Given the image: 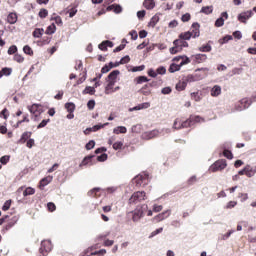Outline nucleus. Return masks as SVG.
<instances>
[{"label":"nucleus","mask_w":256,"mask_h":256,"mask_svg":"<svg viewBox=\"0 0 256 256\" xmlns=\"http://www.w3.org/2000/svg\"><path fill=\"white\" fill-rule=\"evenodd\" d=\"M201 121H203V118H201V116H190V118L184 122L176 119L173 123V129H187V127H193L195 123H201Z\"/></svg>","instance_id":"f257e3e1"},{"label":"nucleus","mask_w":256,"mask_h":256,"mask_svg":"<svg viewBox=\"0 0 256 256\" xmlns=\"http://www.w3.org/2000/svg\"><path fill=\"white\" fill-rule=\"evenodd\" d=\"M145 199H147L145 191H137L132 194L128 203L129 205H137V203H141V201H145Z\"/></svg>","instance_id":"f03ea898"},{"label":"nucleus","mask_w":256,"mask_h":256,"mask_svg":"<svg viewBox=\"0 0 256 256\" xmlns=\"http://www.w3.org/2000/svg\"><path fill=\"white\" fill-rule=\"evenodd\" d=\"M147 209H149V206H147V204H143L141 206H138L133 213V217L132 220L134 221V223H137V221H139L143 215H145V212H147Z\"/></svg>","instance_id":"7ed1b4c3"},{"label":"nucleus","mask_w":256,"mask_h":256,"mask_svg":"<svg viewBox=\"0 0 256 256\" xmlns=\"http://www.w3.org/2000/svg\"><path fill=\"white\" fill-rule=\"evenodd\" d=\"M133 183L136 184V187H145L149 183V174H139L133 179Z\"/></svg>","instance_id":"20e7f679"},{"label":"nucleus","mask_w":256,"mask_h":256,"mask_svg":"<svg viewBox=\"0 0 256 256\" xmlns=\"http://www.w3.org/2000/svg\"><path fill=\"white\" fill-rule=\"evenodd\" d=\"M225 167H227V160L220 159L210 166V171H212V173H217V171H223Z\"/></svg>","instance_id":"39448f33"},{"label":"nucleus","mask_w":256,"mask_h":256,"mask_svg":"<svg viewBox=\"0 0 256 256\" xmlns=\"http://www.w3.org/2000/svg\"><path fill=\"white\" fill-rule=\"evenodd\" d=\"M53 249V244H51V240H44L41 242V247L39 249L40 254L46 256L49 251Z\"/></svg>","instance_id":"423d86ee"},{"label":"nucleus","mask_w":256,"mask_h":256,"mask_svg":"<svg viewBox=\"0 0 256 256\" xmlns=\"http://www.w3.org/2000/svg\"><path fill=\"white\" fill-rule=\"evenodd\" d=\"M253 17V10H248L241 12L238 14L237 19L240 21V23H244V25H247V21Z\"/></svg>","instance_id":"0eeeda50"},{"label":"nucleus","mask_w":256,"mask_h":256,"mask_svg":"<svg viewBox=\"0 0 256 256\" xmlns=\"http://www.w3.org/2000/svg\"><path fill=\"white\" fill-rule=\"evenodd\" d=\"M207 77V74H189L186 76V83H195V81H201V79H205Z\"/></svg>","instance_id":"6e6552de"},{"label":"nucleus","mask_w":256,"mask_h":256,"mask_svg":"<svg viewBox=\"0 0 256 256\" xmlns=\"http://www.w3.org/2000/svg\"><path fill=\"white\" fill-rule=\"evenodd\" d=\"M225 19H229V14L227 12H222L220 17L215 21V27H223V25H225Z\"/></svg>","instance_id":"1a4fd4ad"},{"label":"nucleus","mask_w":256,"mask_h":256,"mask_svg":"<svg viewBox=\"0 0 256 256\" xmlns=\"http://www.w3.org/2000/svg\"><path fill=\"white\" fill-rule=\"evenodd\" d=\"M201 28V25L198 22H194L191 26V31L190 33L192 34V38L193 39H197V37H199V35H201L199 29Z\"/></svg>","instance_id":"9d476101"},{"label":"nucleus","mask_w":256,"mask_h":256,"mask_svg":"<svg viewBox=\"0 0 256 256\" xmlns=\"http://www.w3.org/2000/svg\"><path fill=\"white\" fill-rule=\"evenodd\" d=\"M173 45H176L180 51H183V49L189 47V43L181 38L174 40Z\"/></svg>","instance_id":"9b49d317"},{"label":"nucleus","mask_w":256,"mask_h":256,"mask_svg":"<svg viewBox=\"0 0 256 256\" xmlns=\"http://www.w3.org/2000/svg\"><path fill=\"white\" fill-rule=\"evenodd\" d=\"M31 135H33V132L26 131L22 133L20 139L18 140V143L20 145L27 143V141L31 139Z\"/></svg>","instance_id":"f8f14e48"},{"label":"nucleus","mask_w":256,"mask_h":256,"mask_svg":"<svg viewBox=\"0 0 256 256\" xmlns=\"http://www.w3.org/2000/svg\"><path fill=\"white\" fill-rule=\"evenodd\" d=\"M106 11H114L116 15H119V13L123 12V7L119 4H112L106 8Z\"/></svg>","instance_id":"ddd939ff"},{"label":"nucleus","mask_w":256,"mask_h":256,"mask_svg":"<svg viewBox=\"0 0 256 256\" xmlns=\"http://www.w3.org/2000/svg\"><path fill=\"white\" fill-rule=\"evenodd\" d=\"M149 107H151V103L144 102L134 106L133 108H130L129 111H141L142 109H149Z\"/></svg>","instance_id":"4468645a"},{"label":"nucleus","mask_w":256,"mask_h":256,"mask_svg":"<svg viewBox=\"0 0 256 256\" xmlns=\"http://www.w3.org/2000/svg\"><path fill=\"white\" fill-rule=\"evenodd\" d=\"M171 215V209H168L160 214H158L155 219L156 221H164V219H167Z\"/></svg>","instance_id":"2eb2a0df"},{"label":"nucleus","mask_w":256,"mask_h":256,"mask_svg":"<svg viewBox=\"0 0 256 256\" xmlns=\"http://www.w3.org/2000/svg\"><path fill=\"white\" fill-rule=\"evenodd\" d=\"M17 19H18L17 13L11 12L7 16V23H9L10 25H15V23H17Z\"/></svg>","instance_id":"dca6fc26"},{"label":"nucleus","mask_w":256,"mask_h":256,"mask_svg":"<svg viewBox=\"0 0 256 256\" xmlns=\"http://www.w3.org/2000/svg\"><path fill=\"white\" fill-rule=\"evenodd\" d=\"M17 221H19V216H13L8 224L4 227L5 231H9V229L15 226L17 224Z\"/></svg>","instance_id":"f3484780"},{"label":"nucleus","mask_w":256,"mask_h":256,"mask_svg":"<svg viewBox=\"0 0 256 256\" xmlns=\"http://www.w3.org/2000/svg\"><path fill=\"white\" fill-rule=\"evenodd\" d=\"M121 75V71L119 70H113L109 73V75L106 78V81H117V76Z\"/></svg>","instance_id":"a211bd4d"},{"label":"nucleus","mask_w":256,"mask_h":256,"mask_svg":"<svg viewBox=\"0 0 256 256\" xmlns=\"http://www.w3.org/2000/svg\"><path fill=\"white\" fill-rule=\"evenodd\" d=\"M210 95L211 97H219V95H221V86H213V88L210 90Z\"/></svg>","instance_id":"6ab92c4d"},{"label":"nucleus","mask_w":256,"mask_h":256,"mask_svg":"<svg viewBox=\"0 0 256 256\" xmlns=\"http://www.w3.org/2000/svg\"><path fill=\"white\" fill-rule=\"evenodd\" d=\"M143 7L147 9L148 11H151V9H155V0H144Z\"/></svg>","instance_id":"aec40b11"},{"label":"nucleus","mask_w":256,"mask_h":256,"mask_svg":"<svg viewBox=\"0 0 256 256\" xmlns=\"http://www.w3.org/2000/svg\"><path fill=\"white\" fill-rule=\"evenodd\" d=\"M93 158H95V155H88L86 156L81 164H80V167L83 166V165H93Z\"/></svg>","instance_id":"412c9836"},{"label":"nucleus","mask_w":256,"mask_h":256,"mask_svg":"<svg viewBox=\"0 0 256 256\" xmlns=\"http://www.w3.org/2000/svg\"><path fill=\"white\" fill-rule=\"evenodd\" d=\"M53 181V176H47L40 180V189H43L44 187H47L48 183H51Z\"/></svg>","instance_id":"4be33fe9"},{"label":"nucleus","mask_w":256,"mask_h":256,"mask_svg":"<svg viewBox=\"0 0 256 256\" xmlns=\"http://www.w3.org/2000/svg\"><path fill=\"white\" fill-rule=\"evenodd\" d=\"M144 137H146V139H155V137H159V130H152L150 132H146L144 134Z\"/></svg>","instance_id":"5701e85b"},{"label":"nucleus","mask_w":256,"mask_h":256,"mask_svg":"<svg viewBox=\"0 0 256 256\" xmlns=\"http://www.w3.org/2000/svg\"><path fill=\"white\" fill-rule=\"evenodd\" d=\"M209 43H213L212 41H209L207 44L201 46L198 48V50L201 52V53H211V50L213 49Z\"/></svg>","instance_id":"b1692460"},{"label":"nucleus","mask_w":256,"mask_h":256,"mask_svg":"<svg viewBox=\"0 0 256 256\" xmlns=\"http://www.w3.org/2000/svg\"><path fill=\"white\" fill-rule=\"evenodd\" d=\"M178 37L179 39H182L184 41H189L191 37H193V34L191 33V31H187L180 33Z\"/></svg>","instance_id":"393cba45"},{"label":"nucleus","mask_w":256,"mask_h":256,"mask_svg":"<svg viewBox=\"0 0 256 256\" xmlns=\"http://www.w3.org/2000/svg\"><path fill=\"white\" fill-rule=\"evenodd\" d=\"M107 81V85L105 87V94L109 95V91H111V89H113V87H115V83H117V81L115 80H106Z\"/></svg>","instance_id":"a878e982"},{"label":"nucleus","mask_w":256,"mask_h":256,"mask_svg":"<svg viewBox=\"0 0 256 256\" xmlns=\"http://www.w3.org/2000/svg\"><path fill=\"white\" fill-rule=\"evenodd\" d=\"M229 41H233V36L225 35L224 37L218 40V43L219 45H226V43H229Z\"/></svg>","instance_id":"bb28decb"},{"label":"nucleus","mask_w":256,"mask_h":256,"mask_svg":"<svg viewBox=\"0 0 256 256\" xmlns=\"http://www.w3.org/2000/svg\"><path fill=\"white\" fill-rule=\"evenodd\" d=\"M196 63H203V61H207V55L206 54H196L194 56Z\"/></svg>","instance_id":"cd10ccee"},{"label":"nucleus","mask_w":256,"mask_h":256,"mask_svg":"<svg viewBox=\"0 0 256 256\" xmlns=\"http://www.w3.org/2000/svg\"><path fill=\"white\" fill-rule=\"evenodd\" d=\"M45 32V30L43 28H36L32 35L33 37H35L36 39H41V37L43 36V33Z\"/></svg>","instance_id":"c85d7f7f"},{"label":"nucleus","mask_w":256,"mask_h":256,"mask_svg":"<svg viewBox=\"0 0 256 256\" xmlns=\"http://www.w3.org/2000/svg\"><path fill=\"white\" fill-rule=\"evenodd\" d=\"M168 71L169 73H177V71H181V66L179 64L172 63L170 64Z\"/></svg>","instance_id":"c756f323"},{"label":"nucleus","mask_w":256,"mask_h":256,"mask_svg":"<svg viewBox=\"0 0 256 256\" xmlns=\"http://www.w3.org/2000/svg\"><path fill=\"white\" fill-rule=\"evenodd\" d=\"M55 31H57V26H55V23H52L46 28V35H53L55 34Z\"/></svg>","instance_id":"7c9ffc66"},{"label":"nucleus","mask_w":256,"mask_h":256,"mask_svg":"<svg viewBox=\"0 0 256 256\" xmlns=\"http://www.w3.org/2000/svg\"><path fill=\"white\" fill-rule=\"evenodd\" d=\"M138 93H141L142 95H145L146 97L149 96L151 93V89H149V84L144 85Z\"/></svg>","instance_id":"2f4dec72"},{"label":"nucleus","mask_w":256,"mask_h":256,"mask_svg":"<svg viewBox=\"0 0 256 256\" xmlns=\"http://www.w3.org/2000/svg\"><path fill=\"white\" fill-rule=\"evenodd\" d=\"M200 13H204V15H211V13H213V6L202 7Z\"/></svg>","instance_id":"473e14b6"},{"label":"nucleus","mask_w":256,"mask_h":256,"mask_svg":"<svg viewBox=\"0 0 256 256\" xmlns=\"http://www.w3.org/2000/svg\"><path fill=\"white\" fill-rule=\"evenodd\" d=\"M95 92H96L95 87L87 86L82 91V95H93Z\"/></svg>","instance_id":"72a5a7b5"},{"label":"nucleus","mask_w":256,"mask_h":256,"mask_svg":"<svg viewBox=\"0 0 256 256\" xmlns=\"http://www.w3.org/2000/svg\"><path fill=\"white\" fill-rule=\"evenodd\" d=\"M157 23H159V16L156 14L151 18L150 22L148 23V27L155 28Z\"/></svg>","instance_id":"f704fd0d"},{"label":"nucleus","mask_w":256,"mask_h":256,"mask_svg":"<svg viewBox=\"0 0 256 256\" xmlns=\"http://www.w3.org/2000/svg\"><path fill=\"white\" fill-rule=\"evenodd\" d=\"M65 109L68 111V113H75V103L67 102L65 104Z\"/></svg>","instance_id":"c9c22d12"},{"label":"nucleus","mask_w":256,"mask_h":256,"mask_svg":"<svg viewBox=\"0 0 256 256\" xmlns=\"http://www.w3.org/2000/svg\"><path fill=\"white\" fill-rule=\"evenodd\" d=\"M113 133H115V135H119V133H127V127L118 126V127L113 129Z\"/></svg>","instance_id":"e433bc0d"},{"label":"nucleus","mask_w":256,"mask_h":256,"mask_svg":"<svg viewBox=\"0 0 256 256\" xmlns=\"http://www.w3.org/2000/svg\"><path fill=\"white\" fill-rule=\"evenodd\" d=\"M187 88V82L186 80L182 81V82H178L176 84V89L177 91H185V89Z\"/></svg>","instance_id":"4c0bfd02"},{"label":"nucleus","mask_w":256,"mask_h":256,"mask_svg":"<svg viewBox=\"0 0 256 256\" xmlns=\"http://www.w3.org/2000/svg\"><path fill=\"white\" fill-rule=\"evenodd\" d=\"M246 177H255V170L253 167H251V165L246 166Z\"/></svg>","instance_id":"58836bf2"},{"label":"nucleus","mask_w":256,"mask_h":256,"mask_svg":"<svg viewBox=\"0 0 256 256\" xmlns=\"http://www.w3.org/2000/svg\"><path fill=\"white\" fill-rule=\"evenodd\" d=\"M113 69V62H109V65H104L101 69V73H109Z\"/></svg>","instance_id":"ea45409f"},{"label":"nucleus","mask_w":256,"mask_h":256,"mask_svg":"<svg viewBox=\"0 0 256 256\" xmlns=\"http://www.w3.org/2000/svg\"><path fill=\"white\" fill-rule=\"evenodd\" d=\"M22 123H29V114H24L23 119L18 121L14 127L17 129L19 128V125H21Z\"/></svg>","instance_id":"a19ab883"},{"label":"nucleus","mask_w":256,"mask_h":256,"mask_svg":"<svg viewBox=\"0 0 256 256\" xmlns=\"http://www.w3.org/2000/svg\"><path fill=\"white\" fill-rule=\"evenodd\" d=\"M149 79L147 78V76H138L136 78V83L138 85H141L142 83H148Z\"/></svg>","instance_id":"79ce46f5"},{"label":"nucleus","mask_w":256,"mask_h":256,"mask_svg":"<svg viewBox=\"0 0 256 256\" xmlns=\"http://www.w3.org/2000/svg\"><path fill=\"white\" fill-rule=\"evenodd\" d=\"M100 191H101V188H99V187L93 188L92 190H90L88 192V196L89 197H97V193H99Z\"/></svg>","instance_id":"37998d69"},{"label":"nucleus","mask_w":256,"mask_h":256,"mask_svg":"<svg viewBox=\"0 0 256 256\" xmlns=\"http://www.w3.org/2000/svg\"><path fill=\"white\" fill-rule=\"evenodd\" d=\"M24 197H28V195H35V189L28 187L23 191Z\"/></svg>","instance_id":"c03bdc74"},{"label":"nucleus","mask_w":256,"mask_h":256,"mask_svg":"<svg viewBox=\"0 0 256 256\" xmlns=\"http://www.w3.org/2000/svg\"><path fill=\"white\" fill-rule=\"evenodd\" d=\"M2 76L5 75L6 77H9L13 73V69L9 67L2 68Z\"/></svg>","instance_id":"a18cd8bd"},{"label":"nucleus","mask_w":256,"mask_h":256,"mask_svg":"<svg viewBox=\"0 0 256 256\" xmlns=\"http://www.w3.org/2000/svg\"><path fill=\"white\" fill-rule=\"evenodd\" d=\"M38 105L39 104H33V105L27 107V109L31 113V115H33L34 113H37Z\"/></svg>","instance_id":"49530a36"},{"label":"nucleus","mask_w":256,"mask_h":256,"mask_svg":"<svg viewBox=\"0 0 256 256\" xmlns=\"http://www.w3.org/2000/svg\"><path fill=\"white\" fill-rule=\"evenodd\" d=\"M183 60L180 62V68L183 67V65H189V63H191V59L185 55H183Z\"/></svg>","instance_id":"de8ad7c7"},{"label":"nucleus","mask_w":256,"mask_h":256,"mask_svg":"<svg viewBox=\"0 0 256 256\" xmlns=\"http://www.w3.org/2000/svg\"><path fill=\"white\" fill-rule=\"evenodd\" d=\"M47 15H49V11L45 8L40 9L39 11V18L40 19H45V17H47Z\"/></svg>","instance_id":"09e8293b"},{"label":"nucleus","mask_w":256,"mask_h":256,"mask_svg":"<svg viewBox=\"0 0 256 256\" xmlns=\"http://www.w3.org/2000/svg\"><path fill=\"white\" fill-rule=\"evenodd\" d=\"M23 52H24L26 55H30V57L33 56V49L30 48L29 45H25V46L23 47Z\"/></svg>","instance_id":"8fccbe9b"},{"label":"nucleus","mask_w":256,"mask_h":256,"mask_svg":"<svg viewBox=\"0 0 256 256\" xmlns=\"http://www.w3.org/2000/svg\"><path fill=\"white\" fill-rule=\"evenodd\" d=\"M171 55H177V53H181V50L179 49V46L174 45V47H171L169 49Z\"/></svg>","instance_id":"3c124183"},{"label":"nucleus","mask_w":256,"mask_h":256,"mask_svg":"<svg viewBox=\"0 0 256 256\" xmlns=\"http://www.w3.org/2000/svg\"><path fill=\"white\" fill-rule=\"evenodd\" d=\"M234 111H245L244 106L241 104V101H238L235 105H234Z\"/></svg>","instance_id":"603ef678"},{"label":"nucleus","mask_w":256,"mask_h":256,"mask_svg":"<svg viewBox=\"0 0 256 256\" xmlns=\"http://www.w3.org/2000/svg\"><path fill=\"white\" fill-rule=\"evenodd\" d=\"M9 159H11V156H9V155L2 156L0 158V163L2 165H7V163H9Z\"/></svg>","instance_id":"864d4df0"},{"label":"nucleus","mask_w":256,"mask_h":256,"mask_svg":"<svg viewBox=\"0 0 256 256\" xmlns=\"http://www.w3.org/2000/svg\"><path fill=\"white\" fill-rule=\"evenodd\" d=\"M113 149L115 151H119V149H123V142L121 141H118V142H115L113 145H112Z\"/></svg>","instance_id":"5fc2aeb1"},{"label":"nucleus","mask_w":256,"mask_h":256,"mask_svg":"<svg viewBox=\"0 0 256 256\" xmlns=\"http://www.w3.org/2000/svg\"><path fill=\"white\" fill-rule=\"evenodd\" d=\"M95 147V140H90L86 145H85V149L87 151H91V149H93Z\"/></svg>","instance_id":"6e6d98bb"},{"label":"nucleus","mask_w":256,"mask_h":256,"mask_svg":"<svg viewBox=\"0 0 256 256\" xmlns=\"http://www.w3.org/2000/svg\"><path fill=\"white\" fill-rule=\"evenodd\" d=\"M156 73L157 75H165V73H167V69L164 66H159L156 69Z\"/></svg>","instance_id":"4d7b16f0"},{"label":"nucleus","mask_w":256,"mask_h":256,"mask_svg":"<svg viewBox=\"0 0 256 256\" xmlns=\"http://www.w3.org/2000/svg\"><path fill=\"white\" fill-rule=\"evenodd\" d=\"M51 119H44L38 124L37 129H43V127H47V123H49Z\"/></svg>","instance_id":"13d9d810"},{"label":"nucleus","mask_w":256,"mask_h":256,"mask_svg":"<svg viewBox=\"0 0 256 256\" xmlns=\"http://www.w3.org/2000/svg\"><path fill=\"white\" fill-rule=\"evenodd\" d=\"M181 21L183 23H188V21H191V14L189 13L183 14L181 17Z\"/></svg>","instance_id":"bf43d9fd"},{"label":"nucleus","mask_w":256,"mask_h":256,"mask_svg":"<svg viewBox=\"0 0 256 256\" xmlns=\"http://www.w3.org/2000/svg\"><path fill=\"white\" fill-rule=\"evenodd\" d=\"M129 61H131V58L129 57V55H126L120 59L119 63L120 65H125L129 63Z\"/></svg>","instance_id":"052dcab7"},{"label":"nucleus","mask_w":256,"mask_h":256,"mask_svg":"<svg viewBox=\"0 0 256 256\" xmlns=\"http://www.w3.org/2000/svg\"><path fill=\"white\" fill-rule=\"evenodd\" d=\"M106 253H107V250L101 249V250L92 252L91 255L105 256Z\"/></svg>","instance_id":"680f3d73"},{"label":"nucleus","mask_w":256,"mask_h":256,"mask_svg":"<svg viewBox=\"0 0 256 256\" xmlns=\"http://www.w3.org/2000/svg\"><path fill=\"white\" fill-rule=\"evenodd\" d=\"M107 154L106 153H102L100 156H97V161H99L100 163H103L104 161H107Z\"/></svg>","instance_id":"e2e57ef3"},{"label":"nucleus","mask_w":256,"mask_h":256,"mask_svg":"<svg viewBox=\"0 0 256 256\" xmlns=\"http://www.w3.org/2000/svg\"><path fill=\"white\" fill-rule=\"evenodd\" d=\"M237 206V201H229L225 206V209H233Z\"/></svg>","instance_id":"0e129e2a"},{"label":"nucleus","mask_w":256,"mask_h":256,"mask_svg":"<svg viewBox=\"0 0 256 256\" xmlns=\"http://www.w3.org/2000/svg\"><path fill=\"white\" fill-rule=\"evenodd\" d=\"M87 107H88V109H89V111H93V109H95V100H89L88 102H87Z\"/></svg>","instance_id":"69168bd1"},{"label":"nucleus","mask_w":256,"mask_h":256,"mask_svg":"<svg viewBox=\"0 0 256 256\" xmlns=\"http://www.w3.org/2000/svg\"><path fill=\"white\" fill-rule=\"evenodd\" d=\"M16 52H17V46L12 45V46L9 47L8 55H15Z\"/></svg>","instance_id":"338daca9"},{"label":"nucleus","mask_w":256,"mask_h":256,"mask_svg":"<svg viewBox=\"0 0 256 256\" xmlns=\"http://www.w3.org/2000/svg\"><path fill=\"white\" fill-rule=\"evenodd\" d=\"M223 155L226 157V159H233V153L229 150H224Z\"/></svg>","instance_id":"774afa93"}]
</instances>
